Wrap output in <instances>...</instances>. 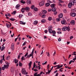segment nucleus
Listing matches in <instances>:
<instances>
[{
  "mask_svg": "<svg viewBox=\"0 0 76 76\" xmlns=\"http://www.w3.org/2000/svg\"><path fill=\"white\" fill-rule=\"evenodd\" d=\"M61 29L59 28H58V31H61Z\"/></svg>",
  "mask_w": 76,
  "mask_h": 76,
  "instance_id": "obj_63",
  "label": "nucleus"
},
{
  "mask_svg": "<svg viewBox=\"0 0 76 76\" xmlns=\"http://www.w3.org/2000/svg\"><path fill=\"white\" fill-rule=\"evenodd\" d=\"M5 48V47L4 46H3L1 49V51H3L4 49Z\"/></svg>",
  "mask_w": 76,
  "mask_h": 76,
  "instance_id": "obj_37",
  "label": "nucleus"
},
{
  "mask_svg": "<svg viewBox=\"0 0 76 76\" xmlns=\"http://www.w3.org/2000/svg\"><path fill=\"white\" fill-rule=\"evenodd\" d=\"M25 8H23L21 9V12H22V13H24V12H25Z\"/></svg>",
  "mask_w": 76,
  "mask_h": 76,
  "instance_id": "obj_19",
  "label": "nucleus"
},
{
  "mask_svg": "<svg viewBox=\"0 0 76 76\" xmlns=\"http://www.w3.org/2000/svg\"><path fill=\"white\" fill-rule=\"evenodd\" d=\"M57 33L58 34H61V32L60 31H58Z\"/></svg>",
  "mask_w": 76,
  "mask_h": 76,
  "instance_id": "obj_51",
  "label": "nucleus"
},
{
  "mask_svg": "<svg viewBox=\"0 0 76 76\" xmlns=\"http://www.w3.org/2000/svg\"><path fill=\"white\" fill-rule=\"evenodd\" d=\"M70 23H71L73 25H75V20H73L71 21Z\"/></svg>",
  "mask_w": 76,
  "mask_h": 76,
  "instance_id": "obj_14",
  "label": "nucleus"
},
{
  "mask_svg": "<svg viewBox=\"0 0 76 76\" xmlns=\"http://www.w3.org/2000/svg\"><path fill=\"white\" fill-rule=\"evenodd\" d=\"M48 20L50 21V20H52V18L51 17H49L48 18Z\"/></svg>",
  "mask_w": 76,
  "mask_h": 76,
  "instance_id": "obj_36",
  "label": "nucleus"
},
{
  "mask_svg": "<svg viewBox=\"0 0 76 76\" xmlns=\"http://www.w3.org/2000/svg\"><path fill=\"white\" fill-rule=\"evenodd\" d=\"M48 3H46L45 4L46 6H47V7H48L50 5V4L49 3H51L52 2L51 1H50L49 0H48L47 1Z\"/></svg>",
  "mask_w": 76,
  "mask_h": 76,
  "instance_id": "obj_4",
  "label": "nucleus"
},
{
  "mask_svg": "<svg viewBox=\"0 0 76 76\" xmlns=\"http://www.w3.org/2000/svg\"><path fill=\"white\" fill-rule=\"evenodd\" d=\"M32 62L31 61H30V62L28 63V66L29 67H31V65H32Z\"/></svg>",
  "mask_w": 76,
  "mask_h": 76,
  "instance_id": "obj_20",
  "label": "nucleus"
},
{
  "mask_svg": "<svg viewBox=\"0 0 76 76\" xmlns=\"http://www.w3.org/2000/svg\"><path fill=\"white\" fill-rule=\"evenodd\" d=\"M18 39V38H17L15 39V42H16V41H17Z\"/></svg>",
  "mask_w": 76,
  "mask_h": 76,
  "instance_id": "obj_59",
  "label": "nucleus"
},
{
  "mask_svg": "<svg viewBox=\"0 0 76 76\" xmlns=\"http://www.w3.org/2000/svg\"><path fill=\"white\" fill-rule=\"evenodd\" d=\"M5 16H6V18L7 19H9V17H7V16H9L10 17L11 16V15L10 14V13H7V14L5 15Z\"/></svg>",
  "mask_w": 76,
  "mask_h": 76,
  "instance_id": "obj_10",
  "label": "nucleus"
},
{
  "mask_svg": "<svg viewBox=\"0 0 76 76\" xmlns=\"http://www.w3.org/2000/svg\"><path fill=\"white\" fill-rule=\"evenodd\" d=\"M10 56H8L7 57V58H6V60H9V59H10Z\"/></svg>",
  "mask_w": 76,
  "mask_h": 76,
  "instance_id": "obj_40",
  "label": "nucleus"
},
{
  "mask_svg": "<svg viewBox=\"0 0 76 76\" xmlns=\"http://www.w3.org/2000/svg\"><path fill=\"white\" fill-rule=\"evenodd\" d=\"M1 34H2V35H4V33H3V31H2V30H1Z\"/></svg>",
  "mask_w": 76,
  "mask_h": 76,
  "instance_id": "obj_43",
  "label": "nucleus"
},
{
  "mask_svg": "<svg viewBox=\"0 0 76 76\" xmlns=\"http://www.w3.org/2000/svg\"><path fill=\"white\" fill-rule=\"evenodd\" d=\"M63 12L64 13H66V12H67V11H66V10H63Z\"/></svg>",
  "mask_w": 76,
  "mask_h": 76,
  "instance_id": "obj_54",
  "label": "nucleus"
},
{
  "mask_svg": "<svg viewBox=\"0 0 76 76\" xmlns=\"http://www.w3.org/2000/svg\"><path fill=\"white\" fill-rule=\"evenodd\" d=\"M44 4V2L43 1H41L39 4L40 6H43Z\"/></svg>",
  "mask_w": 76,
  "mask_h": 76,
  "instance_id": "obj_8",
  "label": "nucleus"
},
{
  "mask_svg": "<svg viewBox=\"0 0 76 76\" xmlns=\"http://www.w3.org/2000/svg\"><path fill=\"white\" fill-rule=\"evenodd\" d=\"M42 17L43 18H44L45 17V15H42Z\"/></svg>",
  "mask_w": 76,
  "mask_h": 76,
  "instance_id": "obj_48",
  "label": "nucleus"
},
{
  "mask_svg": "<svg viewBox=\"0 0 76 76\" xmlns=\"http://www.w3.org/2000/svg\"><path fill=\"white\" fill-rule=\"evenodd\" d=\"M59 18H61L63 17V14L61 13L58 16Z\"/></svg>",
  "mask_w": 76,
  "mask_h": 76,
  "instance_id": "obj_15",
  "label": "nucleus"
},
{
  "mask_svg": "<svg viewBox=\"0 0 76 76\" xmlns=\"http://www.w3.org/2000/svg\"><path fill=\"white\" fill-rule=\"evenodd\" d=\"M41 22L42 23H45V19L42 20H41Z\"/></svg>",
  "mask_w": 76,
  "mask_h": 76,
  "instance_id": "obj_34",
  "label": "nucleus"
},
{
  "mask_svg": "<svg viewBox=\"0 0 76 76\" xmlns=\"http://www.w3.org/2000/svg\"><path fill=\"white\" fill-rule=\"evenodd\" d=\"M6 64L7 65H4V67H9V65L10 64L8 62H5Z\"/></svg>",
  "mask_w": 76,
  "mask_h": 76,
  "instance_id": "obj_9",
  "label": "nucleus"
},
{
  "mask_svg": "<svg viewBox=\"0 0 76 76\" xmlns=\"http://www.w3.org/2000/svg\"><path fill=\"white\" fill-rule=\"evenodd\" d=\"M34 49H33L32 51V52L31 53V54H30L29 56H30V57H31V56H32L33 55H34Z\"/></svg>",
  "mask_w": 76,
  "mask_h": 76,
  "instance_id": "obj_12",
  "label": "nucleus"
},
{
  "mask_svg": "<svg viewBox=\"0 0 76 76\" xmlns=\"http://www.w3.org/2000/svg\"><path fill=\"white\" fill-rule=\"evenodd\" d=\"M47 61H46L44 63H42V64H43V65H44V64H47Z\"/></svg>",
  "mask_w": 76,
  "mask_h": 76,
  "instance_id": "obj_56",
  "label": "nucleus"
},
{
  "mask_svg": "<svg viewBox=\"0 0 76 76\" xmlns=\"http://www.w3.org/2000/svg\"><path fill=\"white\" fill-rule=\"evenodd\" d=\"M48 32V31H47V30H45V32L46 34Z\"/></svg>",
  "mask_w": 76,
  "mask_h": 76,
  "instance_id": "obj_62",
  "label": "nucleus"
},
{
  "mask_svg": "<svg viewBox=\"0 0 76 76\" xmlns=\"http://www.w3.org/2000/svg\"><path fill=\"white\" fill-rule=\"evenodd\" d=\"M55 6V4H52L50 6L51 7H54Z\"/></svg>",
  "mask_w": 76,
  "mask_h": 76,
  "instance_id": "obj_39",
  "label": "nucleus"
},
{
  "mask_svg": "<svg viewBox=\"0 0 76 76\" xmlns=\"http://www.w3.org/2000/svg\"><path fill=\"white\" fill-rule=\"evenodd\" d=\"M24 58V56H23L21 58V61H23V60Z\"/></svg>",
  "mask_w": 76,
  "mask_h": 76,
  "instance_id": "obj_49",
  "label": "nucleus"
},
{
  "mask_svg": "<svg viewBox=\"0 0 76 76\" xmlns=\"http://www.w3.org/2000/svg\"><path fill=\"white\" fill-rule=\"evenodd\" d=\"M2 69L3 70H4L5 69H8V67H2Z\"/></svg>",
  "mask_w": 76,
  "mask_h": 76,
  "instance_id": "obj_24",
  "label": "nucleus"
},
{
  "mask_svg": "<svg viewBox=\"0 0 76 76\" xmlns=\"http://www.w3.org/2000/svg\"><path fill=\"white\" fill-rule=\"evenodd\" d=\"M25 9L26 10H27V11H29V8L28 7H27L25 8Z\"/></svg>",
  "mask_w": 76,
  "mask_h": 76,
  "instance_id": "obj_21",
  "label": "nucleus"
},
{
  "mask_svg": "<svg viewBox=\"0 0 76 76\" xmlns=\"http://www.w3.org/2000/svg\"><path fill=\"white\" fill-rule=\"evenodd\" d=\"M14 46H11V49L12 50H14Z\"/></svg>",
  "mask_w": 76,
  "mask_h": 76,
  "instance_id": "obj_53",
  "label": "nucleus"
},
{
  "mask_svg": "<svg viewBox=\"0 0 76 76\" xmlns=\"http://www.w3.org/2000/svg\"><path fill=\"white\" fill-rule=\"evenodd\" d=\"M6 26L8 28H9V27H10V25H9V24H8L7 23H6Z\"/></svg>",
  "mask_w": 76,
  "mask_h": 76,
  "instance_id": "obj_28",
  "label": "nucleus"
},
{
  "mask_svg": "<svg viewBox=\"0 0 76 76\" xmlns=\"http://www.w3.org/2000/svg\"><path fill=\"white\" fill-rule=\"evenodd\" d=\"M72 38H73V36H71L70 38V39H72Z\"/></svg>",
  "mask_w": 76,
  "mask_h": 76,
  "instance_id": "obj_60",
  "label": "nucleus"
},
{
  "mask_svg": "<svg viewBox=\"0 0 76 76\" xmlns=\"http://www.w3.org/2000/svg\"><path fill=\"white\" fill-rule=\"evenodd\" d=\"M33 67H36V65L35 64V62L34 63Z\"/></svg>",
  "mask_w": 76,
  "mask_h": 76,
  "instance_id": "obj_52",
  "label": "nucleus"
},
{
  "mask_svg": "<svg viewBox=\"0 0 76 76\" xmlns=\"http://www.w3.org/2000/svg\"><path fill=\"white\" fill-rule=\"evenodd\" d=\"M42 13L43 14H46V13H47V11L45 10H43Z\"/></svg>",
  "mask_w": 76,
  "mask_h": 76,
  "instance_id": "obj_27",
  "label": "nucleus"
},
{
  "mask_svg": "<svg viewBox=\"0 0 76 76\" xmlns=\"http://www.w3.org/2000/svg\"><path fill=\"white\" fill-rule=\"evenodd\" d=\"M74 5V4L73 3V1L72 0H71L70 1V2L68 4V7L69 8H71V7H72V6H73Z\"/></svg>",
  "mask_w": 76,
  "mask_h": 76,
  "instance_id": "obj_1",
  "label": "nucleus"
},
{
  "mask_svg": "<svg viewBox=\"0 0 76 76\" xmlns=\"http://www.w3.org/2000/svg\"><path fill=\"white\" fill-rule=\"evenodd\" d=\"M28 15L29 16H31V13H30V12H29L28 13Z\"/></svg>",
  "mask_w": 76,
  "mask_h": 76,
  "instance_id": "obj_50",
  "label": "nucleus"
},
{
  "mask_svg": "<svg viewBox=\"0 0 76 76\" xmlns=\"http://www.w3.org/2000/svg\"><path fill=\"white\" fill-rule=\"evenodd\" d=\"M72 60H71L69 61V64H70L71 63H72Z\"/></svg>",
  "mask_w": 76,
  "mask_h": 76,
  "instance_id": "obj_61",
  "label": "nucleus"
},
{
  "mask_svg": "<svg viewBox=\"0 0 76 76\" xmlns=\"http://www.w3.org/2000/svg\"><path fill=\"white\" fill-rule=\"evenodd\" d=\"M58 5L60 7H62V5L61 4H58Z\"/></svg>",
  "mask_w": 76,
  "mask_h": 76,
  "instance_id": "obj_58",
  "label": "nucleus"
},
{
  "mask_svg": "<svg viewBox=\"0 0 76 76\" xmlns=\"http://www.w3.org/2000/svg\"><path fill=\"white\" fill-rule=\"evenodd\" d=\"M54 51H55V52L53 54V56H55V55H56V51L54 50Z\"/></svg>",
  "mask_w": 76,
  "mask_h": 76,
  "instance_id": "obj_55",
  "label": "nucleus"
},
{
  "mask_svg": "<svg viewBox=\"0 0 76 76\" xmlns=\"http://www.w3.org/2000/svg\"><path fill=\"white\" fill-rule=\"evenodd\" d=\"M30 58V56H29V55H27V56L26 57V58Z\"/></svg>",
  "mask_w": 76,
  "mask_h": 76,
  "instance_id": "obj_47",
  "label": "nucleus"
},
{
  "mask_svg": "<svg viewBox=\"0 0 76 76\" xmlns=\"http://www.w3.org/2000/svg\"><path fill=\"white\" fill-rule=\"evenodd\" d=\"M20 2L21 3H23V4H25V1H24L23 0H22L20 1Z\"/></svg>",
  "mask_w": 76,
  "mask_h": 76,
  "instance_id": "obj_32",
  "label": "nucleus"
},
{
  "mask_svg": "<svg viewBox=\"0 0 76 76\" xmlns=\"http://www.w3.org/2000/svg\"><path fill=\"white\" fill-rule=\"evenodd\" d=\"M28 52H26V54L24 56L25 57H26V56H28Z\"/></svg>",
  "mask_w": 76,
  "mask_h": 76,
  "instance_id": "obj_42",
  "label": "nucleus"
},
{
  "mask_svg": "<svg viewBox=\"0 0 76 76\" xmlns=\"http://www.w3.org/2000/svg\"><path fill=\"white\" fill-rule=\"evenodd\" d=\"M56 20V21H57V22H59V21L60 20V19L59 18H57Z\"/></svg>",
  "mask_w": 76,
  "mask_h": 76,
  "instance_id": "obj_41",
  "label": "nucleus"
},
{
  "mask_svg": "<svg viewBox=\"0 0 76 76\" xmlns=\"http://www.w3.org/2000/svg\"><path fill=\"white\" fill-rule=\"evenodd\" d=\"M61 23L62 24L64 25H66L67 24V22L65 20H62L61 21Z\"/></svg>",
  "mask_w": 76,
  "mask_h": 76,
  "instance_id": "obj_7",
  "label": "nucleus"
},
{
  "mask_svg": "<svg viewBox=\"0 0 76 76\" xmlns=\"http://www.w3.org/2000/svg\"><path fill=\"white\" fill-rule=\"evenodd\" d=\"M31 9H34L35 8L34 5H32L31 7Z\"/></svg>",
  "mask_w": 76,
  "mask_h": 76,
  "instance_id": "obj_35",
  "label": "nucleus"
},
{
  "mask_svg": "<svg viewBox=\"0 0 76 76\" xmlns=\"http://www.w3.org/2000/svg\"><path fill=\"white\" fill-rule=\"evenodd\" d=\"M26 72V70H25V69L23 68L22 69L21 71V72L22 73V74L23 75H28V72Z\"/></svg>",
  "mask_w": 76,
  "mask_h": 76,
  "instance_id": "obj_3",
  "label": "nucleus"
},
{
  "mask_svg": "<svg viewBox=\"0 0 76 76\" xmlns=\"http://www.w3.org/2000/svg\"><path fill=\"white\" fill-rule=\"evenodd\" d=\"M19 7H20V5L19 4L17 5L15 7L16 9H18V8H19Z\"/></svg>",
  "mask_w": 76,
  "mask_h": 76,
  "instance_id": "obj_22",
  "label": "nucleus"
},
{
  "mask_svg": "<svg viewBox=\"0 0 76 76\" xmlns=\"http://www.w3.org/2000/svg\"><path fill=\"white\" fill-rule=\"evenodd\" d=\"M63 65L60 64V65H58L56 66H54V67H63Z\"/></svg>",
  "mask_w": 76,
  "mask_h": 76,
  "instance_id": "obj_23",
  "label": "nucleus"
},
{
  "mask_svg": "<svg viewBox=\"0 0 76 76\" xmlns=\"http://www.w3.org/2000/svg\"><path fill=\"white\" fill-rule=\"evenodd\" d=\"M57 13V11H54V14L55 15H56Z\"/></svg>",
  "mask_w": 76,
  "mask_h": 76,
  "instance_id": "obj_45",
  "label": "nucleus"
},
{
  "mask_svg": "<svg viewBox=\"0 0 76 76\" xmlns=\"http://www.w3.org/2000/svg\"><path fill=\"white\" fill-rule=\"evenodd\" d=\"M16 11H14L12 13V14H16Z\"/></svg>",
  "mask_w": 76,
  "mask_h": 76,
  "instance_id": "obj_44",
  "label": "nucleus"
},
{
  "mask_svg": "<svg viewBox=\"0 0 76 76\" xmlns=\"http://www.w3.org/2000/svg\"><path fill=\"white\" fill-rule=\"evenodd\" d=\"M15 70V68L13 67H12L11 68V72H13Z\"/></svg>",
  "mask_w": 76,
  "mask_h": 76,
  "instance_id": "obj_18",
  "label": "nucleus"
},
{
  "mask_svg": "<svg viewBox=\"0 0 76 76\" xmlns=\"http://www.w3.org/2000/svg\"><path fill=\"white\" fill-rule=\"evenodd\" d=\"M26 42H27L26 41L24 42V43L23 44V46H24V45H25V44H26Z\"/></svg>",
  "mask_w": 76,
  "mask_h": 76,
  "instance_id": "obj_46",
  "label": "nucleus"
},
{
  "mask_svg": "<svg viewBox=\"0 0 76 76\" xmlns=\"http://www.w3.org/2000/svg\"><path fill=\"white\" fill-rule=\"evenodd\" d=\"M67 30V26H65L62 28V30L63 31H65Z\"/></svg>",
  "mask_w": 76,
  "mask_h": 76,
  "instance_id": "obj_13",
  "label": "nucleus"
},
{
  "mask_svg": "<svg viewBox=\"0 0 76 76\" xmlns=\"http://www.w3.org/2000/svg\"><path fill=\"white\" fill-rule=\"evenodd\" d=\"M67 29L68 31H69L70 30V27H67Z\"/></svg>",
  "mask_w": 76,
  "mask_h": 76,
  "instance_id": "obj_33",
  "label": "nucleus"
},
{
  "mask_svg": "<svg viewBox=\"0 0 76 76\" xmlns=\"http://www.w3.org/2000/svg\"><path fill=\"white\" fill-rule=\"evenodd\" d=\"M38 23V22L37 20H35V21L34 22V25H37V24Z\"/></svg>",
  "mask_w": 76,
  "mask_h": 76,
  "instance_id": "obj_16",
  "label": "nucleus"
},
{
  "mask_svg": "<svg viewBox=\"0 0 76 76\" xmlns=\"http://www.w3.org/2000/svg\"><path fill=\"white\" fill-rule=\"evenodd\" d=\"M10 20H11L12 21H15L16 19L13 18H10Z\"/></svg>",
  "mask_w": 76,
  "mask_h": 76,
  "instance_id": "obj_29",
  "label": "nucleus"
},
{
  "mask_svg": "<svg viewBox=\"0 0 76 76\" xmlns=\"http://www.w3.org/2000/svg\"><path fill=\"white\" fill-rule=\"evenodd\" d=\"M51 10H52V9H49L48 10V11L49 12H51Z\"/></svg>",
  "mask_w": 76,
  "mask_h": 76,
  "instance_id": "obj_57",
  "label": "nucleus"
},
{
  "mask_svg": "<svg viewBox=\"0 0 76 76\" xmlns=\"http://www.w3.org/2000/svg\"><path fill=\"white\" fill-rule=\"evenodd\" d=\"M50 68V67H47V69H48V75H49V74H50V72H51L50 71V70H49V68Z\"/></svg>",
  "mask_w": 76,
  "mask_h": 76,
  "instance_id": "obj_25",
  "label": "nucleus"
},
{
  "mask_svg": "<svg viewBox=\"0 0 76 76\" xmlns=\"http://www.w3.org/2000/svg\"><path fill=\"white\" fill-rule=\"evenodd\" d=\"M19 66L20 67H21V66H22V63H20V61L19 62Z\"/></svg>",
  "mask_w": 76,
  "mask_h": 76,
  "instance_id": "obj_31",
  "label": "nucleus"
},
{
  "mask_svg": "<svg viewBox=\"0 0 76 76\" xmlns=\"http://www.w3.org/2000/svg\"><path fill=\"white\" fill-rule=\"evenodd\" d=\"M52 10L53 12H55L56 10V8L55 7H53L52 9Z\"/></svg>",
  "mask_w": 76,
  "mask_h": 76,
  "instance_id": "obj_17",
  "label": "nucleus"
},
{
  "mask_svg": "<svg viewBox=\"0 0 76 76\" xmlns=\"http://www.w3.org/2000/svg\"><path fill=\"white\" fill-rule=\"evenodd\" d=\"M58 41H61V39L60 38H58Z\"/></svg>",
  "mask_w": 76,
  "mask_h": 76,
  "instance_id": "obj_64",
  "label": "nucleus"
},
{
  "mask_svg": "<svg viewBox=\"0 0 76 76\" xmlns=\"http://www.w3.org/2000/svg\"><path fill=\"white\" fill-rule=\"evenodd\" d=\"M34 11H38V9L37 8L35 7L34 8Z\"/></svg>",
  "mask_w": 76,
  "mask_h": 76,
  "instance_id": "obj_38",
  "label": "nucleus"
},
{
  "mask_svg": "<svg viewBox=\"0 0 76 76\" xmlns=\"http://www.w3.org/2000/svg\"><path fill=\"white\" fill-rule=\"evenodd\" d=\"M70 15L72 17H75L76 16V14L75 12L71 13L70 14Z\"/></svg>",
  "mask_w": 76,
  "mask_h": 76,
  "instance_id": "obj_6",
  "label": "nucleus"
},
{
  "mask_svg": "<svg viewBox=\"0 0 76 76\" xmlns=\"http://www.w3.org/2000/svg\"><path fill=\"white\" fill-rule=\"evenodd\" d=\"M22 16H23V15L22 14H20L19 15V17L20 18H21L22 17Z\"/></svg>",
  "mask_w": 76,
  "mask_h": 76,
  "instance_id": "obj_30",
  "label": "nucleus"
},
{
  "mask_svg": "<svg viewBox=\"0 0 76 76\" xmlns=\"http://www.w3.org/2000/svg\"><path fill=\"white\" fill-rule=\"evenodd\" d=\"M2 59H1V60H0V63L1 64H2L3 63V60H4V61H5V59H4V55L2 56Z\"/></svg>",
  "mask_w": 76,
  "mask_h": 76,
  "instance_id": "obj_5",
  "label": "nucleus"
},
{
  "mask_svg": "<svg viewBox=\"0 0 76 76\" xmlns=\"http://www.w3.org/2000/svg\"><path fill=\"white\" fill-rule=\"evenodd\" d=\"M48 32L50 34H53L54 35H55L56 34V32L54 30L53 31L51 28H49L48 29Z\"/></svg>",
  "mask_w": 76,
  "mask_h": 76,
  "instance_id": "obj_2",
  "label": "nucleus"
},
{
  "mask_svg": "<svg viewBox=\"0 0 76 76\" xmlns=\"http://www.w3.org/2000/svg\"><path fill=\"white\" fill-rule=\"evenodd\" d=\"M31 0H27V4H31Z\"/></svg>",
  "mask_w": 76,
  "mask_h": 76,
  "instance_id": "obj_11",
  "label": "nucleus"
},
{
  "mask_svg": "<svg viewBox=\"0 0 76 76\" xmlns=\"http://www.w3.org/2000/svg\"><path fill=\"white\" fill-rule=\"evenodd\" d=\"M15 63L16 64L17 63H18V60L17 59H15V60H14Z\"/></svg>",
  "mask_w": 76,
  "mask_h": 76,
  "instance_id": "obj_26",
  "label": "nucleus"
}]
</instances>
